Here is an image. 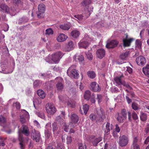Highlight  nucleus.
Segmentation results:
<instances>
[{
  "mask_svg": "<svg viewBox=\"0 0 149 149\" xmlns=\"http://www.w3.org/2000/svg\"><path fill=\"white\" fill-rule=\"evenodd\" d=\"M32 136L33 140L37 142L39 141L40 139V135L38 131L34 130Z\"/></svg>",
  "mask_w": 149,
  "mask_h": 149,
  "instance_id": "obj_14",
  "label": "nucleus"
},
{
  "mask_svg": "<svg viewBox=\"0 0 149 149\" xmlns=\"http://www.w3.org/2000/svg\"><path fill=\"white\" fill-rule=\"evenodd\" d=\"M86 147L85 144L80 143L79 144V149H86Z\"/></svg>",
  "mask_w": 149,
  "mask_h": 149,
  "instance_id": "obj_50",
  "label": "nucleus"
},
{
  "mask_svg": "<svg viewBox=\"0 0 149 149\" xmlns=\"http://www.w3.org/2000/svg\"><path fill=\"white\" fill-rule=\"evenodd\" d=\"M53 31L51 28H49L46 30L45 34L47 35H51L53 34Z\"/></svg>",
  "mask_w": 149,
  "mask_h": 149,
  "instance_id": "obj_43",
  "label": "nucleus"
},
{
  "mask_svg": "<svg viewBox=\"0 0 149 149\" xmlns=\"http://www.w3.org/2000/svg\"><path fill=\"white\" fill-rule=\"evenodd\" d=\"M102 140V138L101 137H99L97 138H94L92 142L93 145L94 146H96L97 144Z\"/></svg>",
  "mask_w": 149,
  "mask_h": 149,
  "instance_id": "obj_25",
  "label": "nucleus"
},
{
  "mask_svg": "<svg viewBox=\"0 0 149 149\" xmlns=\"http://www.w3.org/2000/svg\"><path fill=\"white\" fill-rule=\"evenodd\" d=\"M90 119L92 120H97L98 119V118L96 115L94 114H91L90 116Z\"/></svg>",
  "mask_w": 149,
  "mask_h": 149,
  "instance_id": "obj_40",
  "label": "nucleus"
},
{
  "mask_svg": "<svg viewBox=\"0 0 149 149\" xmlns=\"http://www.w3.org/2000/svg\"><path fill=\"white\" fill-rule=\"evenodd\" d=\"M52 130L54 134H55L57 132L58 130L57 124L56 123H54L52 124Z\"/></svg>",
  "mask_w": 149,
  "mask_h": 149,
  "instance_id": "obj_36",
  "label": "nucleus"
},
{
  "mask_svg": "<svg viewBox=\"0 0 149 149\" xmlns=\"http://www.w3.org/2000/svg\"><path fill=\"white\" fill-rule=\"evenodd\" d=\"M91 40L92 38H89L87 34H85L82 40L79 42V47L80 48H84L86 49Z\"/></svg>",
  "mask_w": 149,
  "mask_h": 149,
  "instance_id": "obj_2",
  "label": "nucleus"
},
{
  "mask_svg": "<svg viewBox=\"0 0 149 149\" xmlns=\"http://www.w3.org/2000/svg\"><path fill=\"white\" fill-rule=\"evenodd\" d=\"M131 149H140L139 146V145H132Z\"/></svg>",
  "mask_w": 149,
  "mask_h": 149,
  "instance_id": "obj_58",
  "label": "nucleus"
},
{
  "mask_svg": "<svg viewBox=\"0 0 149 149\" xmlns=\"http://www.w3.org/2000/svg\"><path fill=\"white\" fill-rule=\"evenodd\" d=\"M57 149H65L64 146L57 142Z\"/></svg>",
  "mask_w": 149,
  "mask_h": 149,
  "instance_id": "obj_52",
  "label": "nucleus"
},
{
  "mask_svg": "<svg viewBox=\"0 0 149 149\" xmlns=\"http://www.w3.org/2000/svg\"><path fill=\"white\" fill-rule=\"evenodd\" d=\"M143 72L144 74L149 77V65H147L143 68Z\"/></svg>",
  "mask_w": 149,
  "mask_h": 149,
  "instance_id": "obj_27",
  "label": "nucleus"
},
{
  "mask_svg": "<svg viewBox=\"0 0 149 149\" xmlns=\"http://www.w3.org/2000/svg\"><path fill=\"white\" fill-rule=\"evenodd\" d=\"M141 42L139 40H136V41L135 47L136 48L138 49H140L141 48Z\"/></svg>",
  "mask_w": 149,
  "mask_h": 149,
  "instance_id": "obj_33",
  "label": "nucleus"
},
{
  "mask_svg": "<svg viewBox=\"0 0 149 149\" xmlns=\"http://www.w3.org/2000/svg\"><path fill=\"white\" fill-rule=\"evenodd\" d=\"M46 110L47 113L54 114L56 112V109L54 105L52 103H48L46 106Z\"/></svg>",
  "mask_w": 149,
  "mask_h": 149,
  "instance_id": "obj_5",
  "label": "nucleus"
},
{
  "mask_svg": "<svg viewBox=\"0 0 149 149\" xmlns=\"http://www.w3.org/2000/svg\"><path fill=\"white\" fill-rule=\"evenodd\" d=\"M45 133L46 137L45 142L46 143H48L49 142L48 141L51 139L52 138V136L51 135V132L49 131H45Z\"/></svg>",
  "mask_w": 149,
  "mask_h": 149,
  "instance_id": "obj_21",
  "label": "nucleus"
},
{
  "mask_svg": "<svg viewBox=\"0 0 149 149\" xmlns=\"http://www.w3.org/2000/svg\"><path fill=\"white\" fill-rule=\"evenodd\" d=\"M97 56L100 59L102 58L104 56L105 53V50L103 49H98L96 51Z\"/></svg>",
  "mask_w": 149,
  "mask_h": 149,
  "instance_id": "obj_16",
  "label": "nucleus"
},
{
  "mask_svg": "<svg viewBox=\"0 0 149 149\" xmlns=\"http://www.w3.org/2000/svg\"><path fill=\"white\" fill-rule=\"evenodd\" d=\"M87 74L88 77L91 79L95 78L96 76L95 73L93 71H89L87 72Z\"/></svg>",
  "mask_w": 149,
  "mask_h": 149,
  "instance_id": "obj_35",
  "label": "nucleus"
},
{
  "mask_svg": "<svg viewBox=\"0 0 149 149\" xmlns=\"http://www.w3.org/2000/svg\"><path fill=\"white\" fill-rule=\"evenodd\" d=\"M79 62H82L84 60V57L82 55L79 56L77 58Z\"/></svg>",
  "mask_w": 149,
  "mask_h": 149,
  "instance_id": "obj_59",
  "label": "nucleus"
},
{
  "mask_svg": "<svg viewBox=\"0 0 149 149\" xmlns=\"http://www.w3.org/2000/svg\"><path fill=\"white\" fill-rule=\"evenodd\" d=\"M128 54V52H126L123 53L120 55V58L122 60H126L127 58Z\"/></svg>",
  "mask_w": 149,
  "mask_h": 149,
  "instance_id": "obj_34",
  "label": "nucleus"
},
{
  "mask_svg": "<svg viewBox=\"0 0 149 149\" xmlns=\"http://www.w3.org/2000/svg\"><path fill=\"white\" fill-rule=\"evenodd\" d=\"M58 98L59 100L62 102H66V101L68 99V97L65 95H59Z\"/></svg>",
  "mask_w": 149,
  "mask_h": 149,
  "instance_id": "obj_30",
  "label": "nucleus"
},
{
  "mask_svg": "<svg viewBox=\"0 0 149 149\" xmlns=\"http://www.w3.org/2000/svg\"><path fill=\"white\" fill-rule=\"evenodd\" d=\"M42 81H40L37 80L33 83V86L34 88H36L41 85Z\"/></svg>",
  "mask_w": 149,
  "mask_h": 149,
  "instance_id": "obj_42",
  "label": "nucleus"
},
{
  "mask_svg": "<svg viewBox=\"0 0 149 149\" xmlns=\"http://www.w3.org/2000/svg\"><path fill=\"white\" fill-rule=\"evenodd\" d=\"M54 81L57 83L56 86L58 90H62L63 88V79L60 77H57Z\"/></svg>",
  "mask_w": 149,
  "mask_h": 149,
  "instance_id": "obj_9",
  "label": "nucleus"
},
{
  "mask_svg": "<svg viewBox=\"0 0 149 149\" xmlns=\"http://www.w3.org/2000/svg\"><path fill=\"white\" fill-rule=\"evenodd\" d=\"M138 137H136L134 138L133 143L132 145H139L138 141Z\"/></svg>",
  "mask_w": 149,
  "mask_h": 149,
  "instance_id": "obj_57",
  "label": "nucleus"
},
{
  "mask_svg": "<svg viewBox=\"0 0 149 149\" xmlns=\"http://www.w3.org/2000/svg\"><path fill=\"white\" fill-rule=\"evenodd\" d=\"M120 129L118 126V124H116V131L117 132H119L120 131Z\"/></svg>",
  "mask_w": 149,
  "mask_h": 149,
  "instance_id": "obj_62",
  "label": "nucleus"
},
{
  "mask_svg": "<svg viewBox=\"0 0 149 149\" xmlns=\"http://www.w3.org/2000/svg\"><path fill=\"white\" fill-rule=\"evenodd\" d=\"M136 61L137 64L139 66H143L146 63V58L143 56H140L136 57Z\"/></svg>",
  "mask_w": 149,
  "mask_h": 149,
  "instance_id": "obj_12",
  "label": "nucleus"
},
{
  "mask_svg": "<svg viewBox=\"0 0 149 149\" xmlns=\"http://www.w3.org/2000/svg\"><path fill=\"white\" fill-rule=\"evenodd\" d=\"M132 118L134 120H136L138 118V117L137 116V114L133 112L132 113Z\"/></svg>",
  "mask_w": 149,
  "mask_h": 149,
  "instance_id": "obj_61",
  "label": "nucleus"
},
{
  "mask_svg": "<svg viewBox=\"0 0 149 149\" xmlns=\"http://www.w3.org/2000/svg\"><path fill=\"white\" fill-rule=\"evenodd\" d=\"M15 107L17 109H19L20 108L19 103L18 102H16L15 103Z\"/></svg>",
  "mask_w": 149,
  "mask_h": 149,
  "instance_id": "obj_64",
  "label": "nucleus"
},
{
  "mask_svg": "<svg viewBox=\"0 0 149 149\" xmlns=\"http://www.w3.org/2000/svg\"><path fill=\"white\" fill-rule=\"evenodd\" d=\"M90 89L95 92H99L101 90V88L99 85L94 81L92 82L91 84Z\"/></svg>",
  "mask_w": 149,
  "mask_h": 149,
  "instance_id": "obj_11",
  "label": "nucleus"
},
{
  "mask_svg": "<svg viewBox=\"0 0 149 149\" xmlns=\"http://www.w3.org/2000/svg\"><path fill=\"white\" fill-rule=\"evenodd\" d=\"M38 12L37 13L38 17L40 18L43 17V14L45 10V7L43 3L40 4L38 7Z\"/></svg>",
  "mask_w": 149,
  "mask_h": 149,
  "instance_id": "obj_6",
  "label": "nucleus"
},
{
  "mask_svg": "<svg viewBox=\"0 0 149 149\" xmlns=\"http://www.w3.org/2000/svg\"><path fill=\"white\" fill-rule=\"evenodd\" d=\"M71 34L73 37L77 38L79 37L80 33L78 31L75 30L72 31L71 32Z\"/></svg>",
  "mask_w": 149,
  "mask_h": 149,
  "instance_id": "obj_31",
  "label": "nucleus"
},
{
  "mask_svg": "<svg viewBox=\"0 0 149 149\" xmlns=\"http://www.w3.org/2000/svg\"><path fill=\"white\" fill-rule=\"evenodd\" d=\"M7 13L9 14L11 16H13L15 15V11L14 10L9 8L8 9Z\"/></svg>",
  "mask_w": 149,
  "mask_h": 149,
  "instance_id": "obj_49",
  "label": "nucleus"
},
{
  "mask_svg": "<svg viewBox=\"0 0 149 149\" xmlns=\"http://www.w3.org/2000/svg\"><path fill=\"white\" fill-rule=\"evenodd\" d=\"M49 73V72L48 74L40 73L39 74L38 76L40 78L44 79L47 78L49 77V74H50Z\"/></svg>",
  "mask_w": 149,
  "mask_h": 149,
  "instance_id": "obj_39",
  "label": "nucleus"
},
{
  "mask_svg": "<svg viewBox=\"0 0 149 149\" xmlns=\"http://www.w3.org/2000/svg\"><path fill=\"white\" fill-rule=\"evenodd\" d=\"M75 102L73 100H70L68 101L67 102V104L68 106L71 108H74L75 107Z\"/></svg>",
  "mask_w": 149,
  "mask_h": 149,
  "instance_id": "obj_38",
  "label": "nucleus"
},
{
  "mask_svg": "<svg viewBox=\"0 0 149 149\" xmlns=\"http://www.w3.org/2000/svg\"><path fill=\"white\" fill-rule=\"evenodd\" d=\"M113 128V125L112 124L107 122L105 125V127L104 128V132L106 133H107L110 132V130H112Z\"/></svg>",
  "mask_w": 149,
  "mask_h": 149,
  "instance_id": "obj_19",
  "label": "nucleus"
},
{
  "mask_svg": "<svg viewBox=\"0 0 149 149\" xmlns=\"http://www.w3.org/2000/svg\"><path fill=\"white\" fill-rule=\"evenodd\" d=\"M66 142L67 144H69L71 143L72 141V137L70 136H67L66 138Z\"/></svg>",
  "mask_w": 149,
  "mask_h": 149,
  "instance_id": "obj_53",
  "label": "nucleus"
},
{
  "mask_svg": "<svg viewBox=\"0 0 149 149\" xmlns=\"http://www.w3.org/2000/svg\"><path fill=\"white\" fill-rule=\"evenodd\" d=\"M86 55L88 59L91 60L93 58V55L90 52L88 51L86 53Z\"/></svg>",
  "mask_w": 149,
  "mask_h": 149,
  "instance_id": "obj_47",
  "label": "nucleus"
},
{
  "mask_svg": "<svg viewBox=\"0 0 149 149\" xmlns=\"http://www.w3.org/2000/svg\"><path fill=\"white\" fill-rule=\"evenodd\" d=\"M122 85H123L126 88H128L130 89H131L132 88L130 86V85L124 81H123Z\"/></svg>",
  "mask_w": 149,
  "mask_h": 149,
  "instance_id": "obj_55",
  "label": "nucleus"
},
{
  "mask_svg": "<svg viewBox=\"0 0 149 149\" xmlns=\"http://www.w3.org/2000/svg\"><path fill=\"white\" fill-rule=\"evenodd\" d=\"M63 55V54L61 52H58L54 54L49 55L46 58L45 60L46 62L49 63H57Z\"/></svg>",
  "mask_w": 149,
  "mask_h": 149,
  "instance_id": "obj_1",
  "label": "nucleus"
},
{
  "mask_svg": "<svg viewBox=\"0 0 149 149\" xmlns=\"http://www.w3.org/2000/svg\"><path fill=\"white\" fill-rule=\"evenodd\" d=\"M37 94L38 96L42 99L44 98L45 96L44 92L42 90L39 89L37 91Z\"/></svg>",
  "mask_w": 149,
  "mask_h": 149,
  "instance_id": "obj_28",
  "label": "nucleus"
},
{
  "mask_svg": "<svg viewBox=\"0 0 149 149\" xmlns=\"http://www.w3.org/2000/svg\"><path fill=\"white\" fill-rule=\"evenodd\" d=\"M91 92L88 91H86L84 95V98L85 99H86L87 100H89L90 99V97L91 96Z\"/></svg>",
  "mask_w": 149,
  "mask_h": 149,
  "instance_id": "obj_37",
  "label": "nucleus"
},
{
  "mask_svg": "<svg viewBox=\"0 0 149 149\" xmlns=\"http://www.w3.org/2000/svg\"><path fill=\"white\" fill-rule=\"evenodd\" d=\"M91 3V0H84L82 3L84 6H86L89 5Z\"/></svg>",
  "mask_w": 149,
  "mask_h": 149,
  "instance_id": "obj_46",
  "label": "nucleus"
},
{
  "mask_svg": "<svg viewBox=\"0 0 149 149\" xmlns=\"http://www.w3.org/2000/svg\"><path fill=\"white\" fill-rule=\"evenodd\" d=\"M90 101L92 103H95V97L94 94H92L91 97Z\"/></svg>",
  "mask_w": 149,
  "mask_h": 149,
  "instance_id": "obj_54",
  "label": "nucleus"
},
{
  "mask_svg": "<svg viewBox=\"0 0 149 149\" xmlns=\"http://www.w3.org/2000/svg\"><path fill=\"white\" fill-rule=\"evenodd\" d=\"M37 115L39 117L43 119H44L45 118V116L44 113L42 112H38L36 113Z\"/></svg>",
  "mask_w": 149,
  "mask_h": 149,
  "instance_id": "obj_48",
  "label": "nucleus"
},
{
  "mask_svg": "<svg viewBox=\"0 0 149 149\" xmlns=\"http://www.w3.org/2000/svg\"><path fill=\"white\" fill-rule=\"evenodd\" d=\"M0 8L3 11V12L7 13L8 12V9L9 8L5 4H1L0 5Z\"/></svg>",
  "mask_w": 149,
  "mask_h": 149,
  "instance_id": "obj_32",
  "label": "nucleus"
},
{
  "mask_svg": "<svg viewBox=\"0 0 149 149\" xmlns=\"http://www.w3.org/2000/svg\"><path fill=\"white\" fill-rule=\"evenodd\" d=\"M127 118V112L125 109H123L121 112V113L119 114L117 117V120L120 123H122Z\"/></svg>",
  "mask_w": 149,
  "mask_h": 149,
  "instance_id": "obj_10",
  "label": "nucleus"
},
{
  "mask_svg": "<svg viewBox=\"0 0 149 149\" xmlns=\"http://www.w3.org/2000/svg\"><path fill=\"white\" fill-rule=\"evenodd\" d=\"M74 47V45L72 41H69L68 45L65 47V50L66 51L69 52L72 50Z\"/></svg>",
  "mask_w": 149,
  "mask_h": 149,
  "instance_id": "obj_17",
  "label": "nucleus"
},
{
  "mask_svg": "<svg viewBox=\"0 0 149 149\" xmlns=\"http://www.w3.org/2000/svg\"><path fill=\"white\" fill-rule=\"evenodd\" d=\"M68 37L64 34L60 33L58 35L56 39L59 42H63L66 40Z\"/></svg>",
  "mask_w": 149,
  "mask_h": 149,
  "instance_id": "obj_15",
  "label": "nucleus"
},
{
  "mask_svg": "<svg viewBox=\"0 0 149 149\" xmlns=\"http://www.w3.org/2000/svg\"><path fill=\"white\" fill-rule=\"evenodd\" d=\"M145 132L146 134L149 133V125H147L145 129Z\"/></svg>",
  "mask_w": 149,
  "mask_h": 149,
  "instance_id": "obj_63",
  "label": "nucleus"
},
{
  "mask_svg": "<svg viewBox=\"0 0 149 149\" xmlns=\"http://www.w3.org/2000/svg\"><path fill=\"white\" fill-rule=\"evenodd\" d=\"M93 7L92 6H90L88 8H87L86 9H85L82 15H75L74 17L76 18L75 19L79 20H82L83 17H84V18H87L90 16L91 14L90 12L93 11Z\"/></svg>",
  "mask_w": 149,
  "mask_h": 149,
  "instance_id": "obj_3",
  "label": "nucleus"
},
{
  "mask_svg": "<svg viewBox=\"0 0 149 149\" xmlns=\"http://www.w3.org/2000/svg\"><path fill=\"white\" fill-rule=\"evenodd\" d=\"M118 42L116 40H113L110 41H108L106 47L107 48H113L117 46Z\"/></svg>",
  "mask_w": 149,
  "mask_h": 149,
  "instance_id": "obj_13",
  "label": "nucleus"
},
{
  "mask_svg": "<svg viewBox=\"0 0 149 149\" xmlns=\"http://www.w3.org/2000/svg\"><path fill=\"white\" fill-rule=\"evenodd\" d=\"M133 38H130L129 39H124L123 40L124 46L125 47H128L130 45L131 42L133 41Z\"/></svg>",
  "mask_w": 149,
  "mask_h": 149,
  "instance_id": "obj_22",
  "label": "nucleus"
},
{
  "mask_svg": "<svg viewBox=\"0 0 149 149\" xmlns=\"http://www.w3.org/2000/svg\"><path fill=\"white\" fill-rule=\"evenodd\" d=\"M140 118L143 121H145L147 119L146 114L144 113L141 112V113Z\"/></svg>",
  "mask_w": 149,
  "mask_h": 149,
  "instance_id": "obj_41",
  "label": "nucleus"
},
{
  "mask_svg": "<svg viewBox=\"0 0 149 149\" xmlns=\"http://www.w3.org/2000/svg\"><path fill=\"white\" fill-rule=\"evenodd\" d=\"M71 118L73 123H77L79 121V117L75 114H72L71 115Z\"/></svg>",
  "mask_w": 149,
  "mask_h": 149,
  "instance_id": "obj_29",
  "label": "nucleus"
},
{
  "mask_svg": "<svg viewBox=\"0 0 149 149\" xmlns=\"http://www.w3.org/2000/svg\"><path fill=\"white\" fill-rule=\"evenodd\" d=\"M132 107L134 110H136L138 109V105L136 102H134L132 104Z\"/></svg>",
  "mask_w": 149,
  "mask_h": 149,
  "instance_id": "obj_51",
  "label": "nucleus"
},
{
  "mask_svg": "<svg viewBox=\"0 0 149 149\" xmlns=\"http://www.w3.org/2000/svg\"><path fill=\"white\" fill-rule=\"evenodd\" d=\"M28 18L26 16L20 18L18 21V23L19 24L25 23L28 22Z\"/></svg>",
  "mask_w": 149,
  "mask_h": 149,
  "instance_id": "obj_26",
  "label": "nucleus"
},
{
  "mask_svg": "<svg viewBox=\"0 0 149 149\" xmlns=\"http://www.w3.org/2000/svg\"><path fill=\"white\" fill-rule=\"evenodd\" d=\"M76 66L72 65L67 70V74L68 76L71 78L77 79L79 74L75 68Z\"/></svg>",
  "mask_w": 149,
  "mask_h": 149,
  "instance_id": "obj_4",
  "label": "nucleus"
},
{
  "mask_svg": "<svg viewBox=\"0 0 149 149\" xmlns=\"http://www.w3.org/2000/svg\"><path fill=\"white\" fill-rule=\"evenodd\" d=\"M6 118L3 116L0 115V122L3 123L6 121Z\"/></svg>",
  "mask_w": 149,
  "mask_h": 149,
  "instance_id": "obj_60",
  "label": "nucleus"
},
{
  "mask_svg": "<svg viewBox=\"0 0 149 149\" xmlns=\"http://www.w3.org/2000/svg\"><path fill=\"white\" fill-rule=\"evenodd\" d=\"M21 130L22 133L26 136H27L29 135V130L26 126L23 125L21 128Z\"/></svg>",
  "mask_w": 149,
  "mask_h": 149,
  "instance_id": "obj_23",
  "label": "nucleus"
},
{
  "mask_svg": "<svg viewBox=\"0 0 149 149\" xmlns=\"http://www.w3.org/2000/svg\"><path fill=\"white\" fill-rule=\"evenodd\" d=\"M71 27V24L70 23H67L61 24L59 27L61 29L64 30H68Z\"/></svg>",
  "mask_w": 149,
  "mask_h": 149,
  "instance_id": "obj_20",
  "label": "nucleus"
},
{
  "mask_svg": "<svg viewBox=\"0 0 149 149\" xmlns=\"http://www.w3.org/2000/svg\"><path fill=\"white\" fill-rule=\"evenodd\" d=\"M45 131H50L51 130V123H47L45 125Z\"/></svg>",
  "mask_w": 149,
  "mask_h": 149,
  "instance_id": "obj_45",
  "label": "nucleus"
},
{
  "mask_svg": "<svg viewBox=\"0 0 149 149\" xmlns=\"http://www.w3.org/2000/svg\"><path fill=\"white\" fill-rule=\"evenodd\" d=\"M97 99L98 100V103H99L102 101V96L101 95L97 94Z\"/></svg>",
  "mask_w": 149,
  "mask_h": 149,
  "instance_id": "obj_56",
  "label": "nucleus"
},
{
  "mask_svg": "<svg viewBox=\"0 0 149 149\" xmlns=\"http://www.w3.org/2000/svg\"><path fill=\"white\" fill-rule=\"evenodd\" d=\"M122 77V76L117 77L114 78V80L116 84V86H119L122 84V83H123V81L121 79Z\"/></svg>",
  "mask_w": 149,
  "mask_h": 149,
  "instance_id": "obj_24",
  "label": "nucleus"
},
{
  "mask_svg": "<svg viewBox=\"0 0 149 149\" xmlns=\"http://www.w3.org/2000/svg\"><path fill=\"white\" fill-rule=\"evenodd\" d=\"M21 113L20 116V121L22 124L25 122V119L28 120L29 118V116L28 112L25 110L23 109L21 111Z\"/></svg>",
  "mask_w": 149,
  "mask_h": 149,
  "instance_id": "obj_8",
  "label": "nucleus"
},
{
  "mask_svg": "<svg viewBox=\"0 0 149 149\" xmlns=\"http://www.w3.org/2000/svg\"><path fill=\"white\" fill-rule=\"evenodd\" d=\"M129 141L128 137L125 135L120 136L119 137V143L121 147L125 146L128 144Z\"/></svg>",
  "mask_w": 149,
  "mask_h": 149,
  "instance_id": "obj_7",
  "label": "nucleus"
},
{
  "mask_svg": "<svg viewBox=\"0 0 149 149\" xmlns=\"http://www.w3.org/2000/svg\"><path fill=\"white\" fill-rule=\"evenodd\" d=\"M22 134L21 133H19V140L20 141L19 145L20 149H24V145L23 143L24 138Z\"/></svg>",
  "mask_w": 149,
  "mask_h": 149,
  "instance_id": "obj_18",
  "label": "nucleus"
},
{
  "mask_svg": "<svg viewBox=\"0 0 149 149\" xmlns=\"http://www.w3.org/2000/svg\"><path fill=\"white\" fill-rule=\"evenodd\" d=\"M84 113L86 114L89 109V106L87 104H85L83 106V108Z\"/></svg>",
  "mask_w": 149,
  "mask_h": 149,
  "instance_id": "obj_44",
  "label": "nucleus"
}]
</instances>
